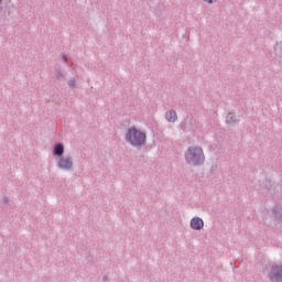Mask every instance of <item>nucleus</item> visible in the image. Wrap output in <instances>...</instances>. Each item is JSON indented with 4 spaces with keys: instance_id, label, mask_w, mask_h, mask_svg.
Masks as SVG:
<instances>
[{
    "instance_id": "f257e3e1",
    "label": "nucleus",
    "mask_w": 282,
    "mask_h": 282,
    "mask_svg": "<svg viewBox=\"0 0 282 282\" xmlns=\"http://www.w3.org/2000/svg\"><path fill=\"white\" fill-rule=\"evenodd\" d=\"M185 162L188 166H203L206 162L204 149L199 145L188 147L184 153Z\"/></svg>"
},
{
    "instance_id": "f03ea898",
    "label": "nucleus",
    "mask_w": 282,
    "mask_h": 282,
    "mask_svg": "<svg viewBox=\"0 0 282 282\" xmlns=\"http://www.w3.org/2000/svg\"><path fill=\"white\" fill-rule=\"evenodd\" d=\"M124 140L130 144V147H133L134 149H142V147L147 144V133L135 128V126H132L128 129Z\"/></svg>"
},
{
    "instance_id": "7ed1b4c3",
    "label": "nucleus",
    "mask_w": 282,
    "mask_h": 282,
    "mask_svg": "<svg viewBox=\"0 0 282 282\" xmlns=\"http://www.w3.org/2000/svg\"><path fill=\"white\" fill-rule=\"evenodd\" d=\"M57 169H59V171H72V169H74V158L72 156H61L57 160Z\"/></svg>"
},
{
    "instance_id": "20e7f679",
    "label": "nucleus",
    "mask_w": 282,
    "mask_h": 282,
    "mask_svg": "<svg viewBox=\"0 0 282 282\" xmlns=\"http://www.w3.org/2000/svg\"><path fill=\"white\" fill-rule=\"evenodd\" d=\"M268 278L271 282H282V264H273Z\"/></svg>"
},
{
    "instance_id": "39448f33",
    "label": "nucleus",
    "mask_w": 282,
    "mask_h": 282,
    "mask_svg": "<svg viewBox=\"0 0 282 282\" xmlns=\"http://www.w3.org/2000/svg\"><path fill=\"white\" fill-rule=\"evenodd\" d=\"M189 226L192 230H202L204 228V219L200 217H194L191 219Z\"/></svg>"
},
{
    "instance_id": "423d86ee",
    "label": "nucleus",
    "mask_w": 282,
    "mask_h": 282,
    "mask_svg": "<svg viewBox=\"0 0 282 282\" xmlns=\"http://www.w3.org/2000/svg\"><path fill=\"white\" fill-rule=\"evenodd\" d=\"M226 124L228 127H237V124H239V117H237V115H235V112H229L226 116Z\"/></svg>"
},
{
    "instance_id": "0eeeda50",
    "label": "nucleus",
    "mask_w": 282,
    "mask_h": 282,
    "mask_svg": "<svg viewBox=\"0 0 282 282\" xmlns=\"http://www.w3.org/2000/svg\"><path fill=\"white\" fill-rule=\"evenodd\" d=\"M165 120L166 122L175 124V121L177 120V111H175V109L167 110L165 112Z\"/></svg>"
},
{
    "instance_id": "6e6552de",
    "label": "nucleus",
    "mask_w": 282,
    "mask_h": 282,
    "mask_svg": "<svg viewBox=\"0 0 282 282\" xmlns=\"http://www.w3.org/2000/svg\"><path fill=\"white\" fill-rule=\"evenodd\" d=\"M65 153V145L63 143H56L53 149V155L56 158H64L63 154Z\"/></svg>"
},
{
    "instance_id": "1a4fd4ad",
    "label": "nucleus",
    "mask_w": 282,
    "mask_h": 282,
    "mask_svg": "<svg viewBox=\"0 0 282 282\" xmlns=\"http://www.w3.org/2000/svg\"><path fill=\"white\" fill-rule=\"evenodd\" d=\"M272 215H273V217L276 221H281V219H282V206L281 205H275L272 208Z\"/></svg>"
},
{
    "instance_id": "9d476101",
    "label": "nucleus",
    "mask_w": 282,
    "mask_h": 282,
    "mask_svg": "<svg viewBox=\"0 0 282 282\" xmlns=\"http://www.w3.org/2000/svg\"><path fill=\"white\" fill-rule=\"evenodd\" d=\"M55 77L57 80H65V73H63V69L55 68Z\"/></svg>"
},
{
    "instance_id": "9b49d317",
    "label": "nucleus",
    "mask_w": 282,
    "mask_h": 282,
    "mask_svg": "<svg viewBox=\"0 0 282 282\" xmlns=\"http://www.w3.org/2000/svg\"><path fill=\"white\" fill-rule=\"evenodd\" d=\"M67 85L69 87V89H76V78H70L68 82H67Z\"/></svg>"
},
{
    "instance_id": "f8f14e48",
    "label": "nucleus",
    "mask_w": 282,
    "mask_h": 282,
    "mask_svg": "<svg viewBox=\"0 0 282 282\" xmlns=\"http://www.w3.org/2000/svg\"><path fill=\"white\" fill-rule=\"evenodd\" d=\"M205 3L213 6V3H217V0H203Z\"/></svg>"
},
{
    "instance_id": "ddd939ff",
    "label": "nucleus",
    "mask_w": 282,
    "mask_h": 282,
    "mask_svg": "<svg viewBox=\"0 0 282 282\" xmlns=\"http://www.w3.org/2000/svg\"><path fill=\"white\" fill-rule=\"evenodd\" d=\"M10 202V198H8V196H4L2 198V204H8Z\"/></svg>"
},
{
    "instance_id": "4468645a",
    "label": "nucleus",
    "mask_w": 282,
    "mask_h": 282,
    "mask_svg": "<svg viewBox=\"0 0 282 282\" xmlns=\"http://www.w3.org/2000/svg\"><path fill=\"white\" fill-rule=\"evenodd\" d=\"M62 61H63V63H67V55L63 54L62 55Z\"/></svg>"
},
{
    "instance_id": "2eb2a0df",
    "label": "nucleus",
    "mask_w": 282,
    "mask_h": 282,
    "mask_svg": "<svg viewBox=\"0 0 282 282\" xmlns=\"http://www.w3.org/2000/svg\"><path fill=\"white\" fill-rule=\"evenodd\" d=\"M102 281H104V282H106V281H107V275H105V276L102 278Z\"/></svg>"
},
{
    "instance_id": "dca6fc26",
    "label": "nucleus",
    "mask_w": 282,
    "mask_h": 282,
    "mask_svg": "<svg viewBox=\"0 0 282 282\" xmlns=\"http://www.w3.org/2000/svg\"><path fill=\"white\" fill-rule=\"evenodd\" d=\"M3 0H0V3L2 2Z\"/></svg>"
}]
</instances>
